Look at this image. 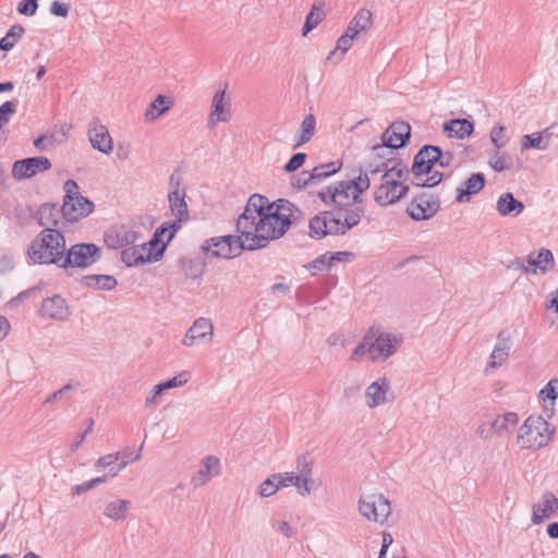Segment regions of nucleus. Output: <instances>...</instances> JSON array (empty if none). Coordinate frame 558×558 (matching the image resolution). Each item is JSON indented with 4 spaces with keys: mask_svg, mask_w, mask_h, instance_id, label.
<instances>
[{
    "mask_svg": "<svg viewBox=\"0 0 558 558\" xmlns=\"http://www.w3.org/2000/svg\"><path fill=\"white\" fill-rule=\"evenodd\" d=\"M65 253V239L56 228H45L31 243L27 254L34 264L61 267Z\"/></svg>",
    "mask_w": 558,
    "mask_h": 558,
    "instance_id": "1",
    "label": "nucleus"
},
{
    "mask_svg": "<svg viewBox=\"0 0 558 558\" xmlns=\"http://www.w3.org/2000/svg\"><path fill=\"white\" fill-rule=\"evenodd\" d=\"M369 184L371 180L366 173L360 172L356 177L351 173L349 180L333 184L335 189L331 195L332 205H335L339 211H342L352 203H361V194L369 187Z\"/></svg>",
    "mask_w": 558,
    "mask_h": 558,
    "instance_id": "2",
    "label": "nucleus"
},
{
    "mask_svg": "<svg viewBox=\"0 0 558 558\" xmlns=\"http://www.w3.org/2000/svg\"><path fill=\"white\" fill-rule=\"evenodd\" d=\"M554 429L541 415L529 416L520 427L518 444L525 449H538L546 446Z\"/></svg>",
    "mask_w": 558,
    "mask_h": 558,
    "instance_id": "3",
    "label": "nucleus"
},
{
    "mask_svg": "<svg viewBox=\"0 0 558 558\" xmlns=\"http://www.w3.org/2000/svg\"><path fill=\"white\" fill-rule=\"evenodd\" d=\"M64 198L61 207L63 218L69 222L78 221L94 209V203L78 192V184L72 179L64 182Z\"/></svg>",
    "mask_w": 558,
    "mask_h": 558,
    "instance_id": "4",
    "label": "nucleus"
},
{
    "mask_svg": "<svg viewBox=\"0 0 558 558\" xmlns=\"http://www.w3.org/2000/svg\"><path fill=\"white\" fill-rule=\"evenodd\" d=\"M281 202H286L284 198L276 201V205L270 213L268 225L265 226L263 233L255 236V247L264 248L270 241L280 239L286 234L289 228L292 226L291 218L288 216V211L281 209Z\"/></svg>",
    "mask_w": 558,
    "mask_h": 558,
    "instance_id": "5",
    "label": "nucleus"
},
{
    "mask_svg": "<svg viewBox=\"0 0 558 558\" xmlns=\"http://www.w3.org/2000/svg\"><path fill=\"white\" fill-rule=\"evenodd\" d=\"M101 248L94 243L73 244L63 256L61 268H88L99 262Z\"/></svg>",
    "mask_w": 558,
    "mask_h": 558,
    "instance_id": "6",
    "label": "nucleus"
},
{
    "mask_svg": "<svg viewBox=\"0 0 558 558\" xmlns=\"http://www.w3.org/2000/svg\"><path fill=\"white\" fill-rule=\"evenodd\" d=\"M367 331H373L369 348V359L374 362L386 361L393 355L400 347L401 337L384 332L379 327H371Z\"/></svg>",
    "mask_w": 558,
    "mask_h": 558,
    "instance_id": "7",
    "label": "nucleus"
},
{
    "mask_svg": "<svg viewBox=\"0 0 558 558\" xmlns=\"http://www.w3.org/2000/svg\"><path fill=\"white\" fill-rule=\"evenodd\" d=\"M411 138V126L405 121H396L383 133V144L375 145L373 150L377 156L384 157V151L388 149H399L405 147Z\"/></svg>",
    "mask_w": 558,
    "mask_h": 558,
    "instance_id": "8",
    "label": "nucleus"
},
{
    "mask_svg": "<svg viewBox=\"0 0 558 558\" xmlns=\"http://www.w3.org/2000/svg\"><path fill=\"white\" fill-rule=\"evenodd\" d=\"M359 512L368 521L384 524L391 512L390 501L383 494L361 497L359 500Z\"/></svg>",
    "mask_w": 558,
    "mask_h": 558,
    "instance_id": "9",
    "label": "nucleus"
},
{
    "mask_svg": "<svg viewBox=\"0 0 558 558\" xmlns=\"http://www.w3.org/2000/svg\"><path fill=\"white\" fill-rule=\"evenodd\" d=\"M408 192V185L395 178H389V174H383L380 185L374 191V199L380 206H388L399 202Z\"/></svg>",
    "mask_w": 558,
    "mask_h": 558,
    "instance_id": "10",
    "label": "nucleus"
},
{
    "mask_svg": "<svg viewBox=\"0 0 558 558\" xmlns=\"http://www.w3.org/2000/svg\"><path fill=\"white\" fill-rule=\"evenodd\" d=\"M439 209V197L422 192L412 198L407 213L413 220L421 221L432 218Z\"/></svg>",
    "mask_w": 558,
    "mask_h": 558,
    "instance_id": "11",
    "label": "nucleus"
},
{
    "mask_svg": "<svg viewBox=\"0 0 558 558\" xmlns=\"http://www.w3.org/2000/svg\"><path fill=\"white\" fill-rule=\"evenodd\" d=\"M51 167V161L47 157H27L13 162L12 177L16 181H24L50 170Z\"/></svg>",
    "mask_w": 558,
    "mask_h": 558,
    "instance_id": "12",
    "label": "nucleus"
},
{
    "mask_svg": "<svg viewBox=\"0 0 558 558\" xmlns=\"http://www.w3.org/2000/svg\"><path fill=\"white\" fill-rule=\"evenodd\" d=\"M167 248V243L161 244L155 254H145L147 244L134 245L123 248L121 252V260L128 267L144 265L151 262H158L162 258Z\"/></svg>",
    "mask_w": 558,
    "mask_h": 558,
    "instance_id": "13",
    "label": "nucleus"
},
{
    "mask_svg": "<svg viewBox=\"0 0 558 558\" xmlns=\"http://www.w3.org/2000/svg\"><path fill=\"white\" fill-rule=\"evenodd\" d=\"M140 233L128 225H119L105 231V244L112 250L133 245L138 240Z\"/></svg>",
    "mask_w": 558,
    "mask_h": 558,
    "instance_id": "14",
    "label": "nucleus"
},
{
    "mask_svg": "<svg viewBox=\"0 0 558 558\" xmlns=\"http://www.w3.org/2000/svg\"><path fill=\"white\" fill-rule=\"evenodd\" d=\"M276 205L275 202H270L266 196L262 194H252L246 203V211L253 210L255 211L258 220L256 223V230L259 232H264L265 226L268 225L270 213Z\"/></svg>",
    "mask_w": 558,
    "mask_h": 558,
    "instance_id": "15",
    "label": "nucleus"
},
{
    "mask_svg": "<svg viewBox=\"0 0 558 558\" xmlns=\"http://www.w3.org/2000/svg\"><path fill=\"white\" fill-rule=\"evenodd\" d=\"M88 137L94 149H97L105 155H109L113 150L112 137L109 134L107 126L101 124L98 119H95L89 124Z\"/></svg>",
    "mask_w": 558,
    "mask_h": 558,
    "instance_id": "16",
    "label": "nucleus"
},
{
    "mask_svg": "<svg viewBox=\"0 0 558 558\" xmlns=\"http://www.w3.org/2000/svg\"><path fill=\"white\" fill-rule=\"evenodd\" d=\"M38 314L43 318L63 322L70 316V310L65 300L61 295L54 294L43 301Z\"/></svg>",
    "mask_w": 558,
    "mask_h": 558,
    "instance_id": "17",
    "label": "nucleus"
},
{
    "mask_svg": "<svg viewBox=\"0 0 558 558\" xmlns=\"http://www.w3.org/2000/svg\"><path fill=\"white\" fill-rule=\"evenodd\" d=\"M436 145H424L414 156L411 172L418 179L421 175L429 174L436 165Z\"/></svg>",
    "mask_w": 558,
    "mask_h": 558,
    "instance_id": "18",
    "label": "nucleus"
},
{
    "mask_svg": "<svg viewBox=\"0 0 558 558\" xmlns=\"http://www.w3.org/2000/svg\"><path fill=\"white\" fill-rule=\"evenodd\" d=\"M335 214L332 211H322L310 219V236L315 240H320L328 234L336 235L333 232Z\"/></svg>",
    "mask_w": 558,
    "mask_h": 558,
    "instance_id": "19",
    "label": "nucleus"
},
{
    "mask_svg": "<svg viewBox=\"0 0 558 558\" xmlns=\"http://www.w3.org/2000/svg\"><path fill=\"white\" fill-rule=\"evenodd\" d=\"M230 107V100L226 99V90L217 92L213 98L208 126L215 128L218 122L229 121L231 119Z\"/></svg>",
    "mask_w": 558,
    "mask_h": 558,
    "instance_id": "20",
    "label": "nucleus"
},
{
    "mask_svg": "<svg viewBox=\"0 0 558 558\" xmlns=\"http://www.w3.org/2000/svg\"><path fill=\"white\" fill-rule=\"evenodd\" d=\"M526 263L532 267L531 274L533 275L537 272L545 275L556 265L554 254L548 248H541L537 253L531 252L526 257Z\"/></svg>",
    "mask_w": 558,
    "mask_h": 558,
    "instance_id": "21",
    "label": "nucleus"
},
{
    "mask_svg": "<svg viewBox=\"0 0 558 558\" xmlns=\"http://www.w3.org/2000/svg\"><path fill=\"white\" fill-rule=\"evenodd\" d=\"M220 473V461L215 456H207L202 461V468L192 476L191 484L196 488L204 486L209 480Z\"/></svg>",
    "mask_w": 558,
    "mask_h": 558,
    "instance_id": "22",
    "label": "nucleus"
},
{
    "mask_svg": "<svg viewBox=\"0 0 558 558\" xmlns=\"http://www.w3.org/2000/svg\"><path fill=\"white\" fill-rule=\"evenodd\" d=\"M485 175L482 172L472 173L464 183L457 189L456 201L466 203L472 195L480 193L485 186Z\"/></svg>",
    "mask_w": 558,
    "mask_h": 558,
    "instance_id": "23",
    "label": "nucleus"
},
{
    "mask_svg": "<svg viewBox=\"0 0 558 558\" xmlns=\"http://www.w3.org/2000/svg\"><path fill=\"white\" fill-rule=\"evenodd\" d=\"M257 216L255 211L250 210L246 211V207L244 208V211L240 215V217L236 220V231L242 234V236L245 238V240H252L253 243L250 244V248L252 250H258V247H255V236L258 235L260 232L257 231L255 228L257 223Z\"/></svg>",
    "mask_w": 558,
    "mask_h": 558,
    "instance_id": "24",
    "label": "nucleus"
},
{
    "mask_svg": "<svg viewBox=\"0 0 558 558\" xmlns=\"http://www.w3.org/2000/svg\"><path fill=\"white\" fill-rule=\"evenodd\" d=\"M220 242L226 245V250L222 253V258H233L239 256L243 251H253L250 248V244L253 243L252 240H245L242 234L240 235H222Z\"/></svg>",
    "mask_w": 558,
    "mask_h": 558,
    "instance_id": "25",
    "label": "nucleus"
},
{
    "mask_svg": "<svg viewBox=\"0 0 558 558\" xmlns=\"http://www.w3.org/2000/svg\"><path fill=\"white\" fill-rule=\"evenodd\" d=\"M345 210V215L343 217V221L341 220V211L338 210L337 216L335 215L333 220V232L336 235H343L345 234L350 229L357 226L361 220V215L363 213V209L360 207H356L352 210Z\"/></svg>",
    "mask_w": 558,
    "mask_h": 558,
    "instance_id": "26",
    "label": "nucleus"
},
{
    "mask_svg": "<svg viewBox=\"0 0 558 558\" xmlns=\"http://www.w3.org/2000/svg\"><path fill=\"white\" fill-rule=\"evenodd\" d=\"M373 25V14L368 9H360L349 22L345 33L354 39L360 33H366Z\"/></svg>",
    "mask_w": 558,
    "mask_h": 558,
    "instance_id": "27",
    "label": "nucleus"
},
{
    "mask_svg": "<svg viewBox=\"0 0 558 558\" xmlns=\"http://www.w3.org/2000/svg\"><path fill=\"white\" fill-rule=\"evenodd\" d=\"M389 390V381L386 377H381L378 380L372 383L366 391L365 396L368 399L367 405L375 408L387 402L386 393Z\"/></svg>",
    "mask_w": 558,
    "mask_h": 558,
    "instance_id": "28",
    "label": "nucleus"
},
{
    "mask_svg": "<svg viewBox=\"0 0 558 558\" xmlns=\"http://www.w3.org/2000/svg\"><path fill=\"white\" fill-rule=\"evenodd\" d=\"M496 208L504 217H517L524 210V204L517 199L512 193L506 192L499 196Z\"/></svg>",
    "mask_w": 558,
    "mask_h": 558,
    "instance_id": "29",
    "label": "nucleus"
},
{
    "mask_svg": "<svg viewBox=\"0 0 558 558\" xmlns=\"http://www.w3.org/2000/svg\"><path fill=\"white\" fill-rule=\"evenodd\" d=\"M81 283L87 288L111 291L117 287L118 281L110 275H86L81 278Z\"/></svg>",
    "mask_w": 558,
    "mask_h": 558,
    "instance_id": "30",
    "label": "nucleus"
},
{
    "mask_svg": "<svg viewBox=\"0 0 558 558\" xmlns=\"http://www.w3.org/2000/svg\"><path fill=\"white\" fill-rule=\"evenodd\" d=\"M473 130V123L468 119H452L444 124V131L448 132V136L459 140L470 136Z\"/></svg>",
    "mask_w": 558,
    "mask_h": 558,
    "instance_id": "31",
    "label": "nucleus"
},
{
    "mask_svg": "<svg viewBox=\"0 0 558 558\" xmlns=\"http://www.w3.org/2000/svg\"><path fill=\"white\" fill-rule=\"evenodd\" d=\"M341 167L342 163L339 161L318 165L308 171V180H311L312 185L319 184L324 180L337 173Z\"/></svg>",
    "mask_w": 558,
    "mask_h": 558,
    "instance_id": "32",
    "label": "nucleus"
},
{
    "mask_svg": "<svg viewBox=\"0 0 558 558\" xmlns=\"http://www.w3.org/2000/svg\"><path fill=\"white\" fill-rule=\"evenodd\" d=\"M551 500H554V495L551 493H546L543 495V500L539 504H535L532 507V523L541 524L544 520L551 517L555 512L554 505H551Z\"/></svg>",
    "mask_w": 558,
    "mask_h": 558,
    "instance_id": "33",
    "label": "nucleus"
},
{
    "mask_svg": "<svg viewBox=\"0 0 558 558\" xmlns=\"http://www.w3.org/2000/svg\"><path fill=\"white\" fill-rule=\"evenodd\" d=\"M60 214H62V211L57 204L46 203L37 210L36 219L43 227L49 228L50 225L56 227L58 225Z\"/></svg>",
    "mask_w": 558,
    "mask_h": 558,
    "instance_id": "34",
    "label": "nucleus"
},
{
    "mask_svg": "<svg viewBox=\"0 0 558 558\" xmlns=\"http://www.w3.org/2000/svg\"><path fill=\"white\" fill-rule=\"evenodd\" d=\"M172 101L169 97L159 94L145 111V121L151 122L165 114L171 108Z\"/></svg>",
    "mask_w": 558,
    "mask_h": 558,
    "instance_id": "35",
    "label": "nucleus"
},
{
    "mask_svg": "<svg viewBox=\"0 0 558 558\" xmlns=\"http://www.w3.org/2000/svg\"><path fill=\"white\" fill-rule=\"evenodd\" d=\"M168 201L170 210L174 217L190 218L184 189H182V191H170Z\"/></svg>",
    "mask_w": 558,
    "mask_h": 558,
    "instance_id": "36",
    "label": "nucleus"
},
{
    "mask_svg": "<svg viewBox=\"0 0 558 558\" xmlns=\"http://www.w3.org/2000/svg\"><path fill=\"white\" fill-rule=\"evenodd\" d=\"M509 350V338L505 336L504 331H500L497 336V342L490 354V362L488 365L492 367L501 365V363L508 357Z\"/></svg>",
    "mask_w": 558,
    "mask_h": 558,
    "instance_id": "37",
    "label": "nucleus"
},
{
    "mask_svg": "<svg viewBox=\"0 0 558 558\" xmlns=\"http://www.w3.org/2000/svg\"><path fill=\"white\" fill-rule=\"evenodd\" d=\"M325 1L319 0L312 5L311 11L306 15L305 22L302 27V35L306 36L312 32L325 17L324 13Z\"/></svg>",
    "mask_w": 558,
    "mask_h": 558,
    "instance_id": "38",
    "label": "nucleus"
},
{
    "mask_svg": "<svg viewBox=\"0 0 558 558\" xmlns=\"http://www.w3.org/2000/svg\"><path fill=\"white\" fill-rule=\"evenodd\" d=\"M131 501L123 499L110 501L105 507L104 514L114 521L124 520L129 509L131 508Z\"/></svg>",
    "mask_w": 558,
    "mask_h": 558,
    "instance_id": "39",
    "label": "nucleus"
},
{
    "mask_svg": "<svg viewBox=\"0 0 558 558\" xmlns=\"http://www.w3.org/2000/svg\"><path fill=\"white\" fill-rule=\"evenodd\" d=\"M316 129V119L313 114H307L303 119L300 128V132L298 135V140L295 144L293 145V148L296 149L298 147L308 143L311 138L313 137Z\"/></svg>",
    "mask_w": 558,
    "mask_h": 558,
    "instance_id": "40",
    "label": "nucleus"
},
{
    "mask_svg": "<svg viewBox=\"0 0 558 558\" xmlns=\"http://www.w3.org/2000/svg\"><path fill=\"white\" fill-rule=\"evenodd\" d=\"M353 38L351 35L347 34L344 32L343 35H341L336 44V48L329 52V54L326 58V61H335V63L340 62L344 53L352 47Z\"/></svg>",
    "mask_w": 558,
    "mask_h": 558,
    "instance_id": "41",
    "label": "nucleus"
},
{
    "mask_svg": "<svg viewBox=\"0 0 558 558\" xmlns=\"http://www.w3.org/2000/svg\"><path fill=\"white\" fill-rule=\"evenodd\" d=\"M519 417L514 412H508L498 416L489 424V429H494L497 434L508 433L509 426L514 427L518 424Z\"/></svg>",
    "mask_w": 558,
    "mask_h": 558,
    "instance_id": "42",
    "label": "nucleus"
},
{
    "mask_svg": "<svg viewBox=\"0 0 558 558\" xmlns=\"http://www.w3.org/2000/svg\"><path fill=\"white\" fill-rule=\"evenodd\" d=\"M204 263L196 258L182 257L180 259V267L186 277L192 279L199 278L204 272Z\"/></svg>",
    "mask_w": 558,
    "mask_h": 558,
    "instance_id": "43",
    "label": "nucleus"
},
{
    "mask_svg": "<svg viewBox=\"0 0 558 558\" xmlns=\"http://www.w3.org/2000/svg\"><path fill=\"white\" fill-rule=\"evenodd\" d=\"M190 331L198 341L210 340L213 336V324L209 319L198 318L194 322Z\"/></svg>",
    "mask_w": 558,
    "mask_h": 558,
    "instance_id": "44",
    "label": "nucleus"
},
{
    "mask_svg": "<svg viewBox=\"0 0 558 558\" xmlns=\"http://www.w3.org/2000/svg\"><path fill=\"white\" fill-rule=\"evenodd\" d=\"M25 29L22 25L15 24L13 25L7 33V35L0 40V49L3 51H9L15 45V43L22 37Z\"/></svg>",
    "mask_w": 558,
    "mask_h": 558,
    "instance_id": "45",
    "label": "nucleus"
},
{
    "mask_svg": "<svg viewBox=\"0 0 558 558\" xmlns=\"http://www.w3.org/2000/svg\"><path fill=\"white\" fill-rule=\"evenodd\" d=\"M521 149H530V148H536L539 150L547 149L546 146V136H542L539 132L532 133V134H525L522 136L521 141Z\"/></svg>",
    "mask_w": 558,
    "mask_h": 558,
    "instance_id": "46",
    "label": "nucleus"
},
{
    "mask_svg": "<svg viewBox=\"0 0 558 558\" xmlns=\"http://www.w3.org/2000/svg\"><path fill=\"white\" fill-rule=\"evenodd\" d=\"M220 240H221V236H215V238L206 240L201 246L202 251L205 254L210 255L213 257H222L221 252H223L226 250V245H223L220 242Z\"/></svg>",
    "mask_w": 558,
    "mask_h": 558,
    "instance_id": "47",
    "label": "nucleus"
},
{
    "mask_svg": "<svg viewBox=\"0 0 558 558\" xmlns=\"http://www.w3.org/2000/svg\"><path fill=\"white\" fill-rule=\"evenodd\" d=\"M129 463L130 461H123L119 464V466H112L107 474L90 480L88 482V486L90 487V489H93L96 486L106 483L109 478H113L114 476H117L119 472L122 471Z\"/></svg>",
    "mask_w": 558,
    "mask_h": 558,
    "instance_id": "48",
    "label": "nucleus"
},
{
    "mask_svg": "<svg viewBox=\"0 0 558 558\" xmlns=\"http://www.w3.org/2000/svg\"><path fill=\"white\" fill-rule=\"evenodd\" d=\"M292 481H293L292 485L295 486L298 493L301 496L304 497V496H307L311 494L312 486H313V478H307L303 475L293 473Z\"/></svg>",
    "mask_w": 558,
    "mask_h": 558,
    "instance_id": "49",
    "label": "nucleus"
},
{
    "mask_svg": "<svg viewBox=\"0 0 558 558\" xmlns=\"http://www.w3.org/2000/svg\"><path fill=\"white\" fill-rule=\"evenodd\" d=\"M78 387H81V384L78 381L76 383H69L66 385H64L62 388H60L59 390L52 392L51 395H49L44 403L45 404H48V403H52V402H56L58 400H61L62 398H65L68 397V395L77 389Z\"/></svg>",
    "mask_w": 558,
    "mask_h": 558,
    "instance_id": "50",
    "label": "nucleus"
},
{
    "mask_svg": "<svg viewBox=\"0 0 558 558\" xmlns=\"http://www.w3.org/2000/svg\"><path fill=\"white\" fill-rule=\"evenodd\" d=\"M280 208L288 211V216H290L292 225L300 223L305 219L304 213L288 199H286V202H281Z\"/></svg>",
    "mask_w": 558,
    "mask_h": 558,
    "instance_id": "51",
    "label": "nucleus"
},
{
    "mask_svg": "<svg viewBox=\"0 0 558 558\" xmlns=\"http://www.w3.org/2000/svg\"><path fill=\"white\" fill-rule=\"evenodd\" d=\"M558 378L550 379L543 389L539 391V398L550 400L554 403L558 397Z\"/></svg>",
    "mask_w": 558,
    "mask_h": 558,
    "instance_id": "52",
    "label": "nucleus"
},
{
    "mask_svg": "<svg viewBox=\"0 0 558 558\" xmlns=\"http://www.w3.org/2000/svg\"><path fill=\"white\" fill-rule=\"evenodd\" d=\"M489 166L496 171V172H502L505 170H509L511 166L509 163H506V155H499L498 151H494L489 154Z\"/></svg>",
    "mask_w": 558,
    "mask_h": 558,
    "instance_id": "53",
    "label": "nucleus"
},
{
    "mask_svg": "<svg viewBox=\"0 0 558 558\" xmlns=\"http://www.w3.org/2000/svg\"><path fill=\"white\" fill-rule=\"evenodd\" d=\"M435 161L440 168H447L451 165L454 159V155L450 150L444 151L439 146L436 145Z\"/></svg>",
    "mask_w": 558,
    "mask_h": 558,
    "instance_id": "54",
    "label": "nucleus"
},
{
    "mask_svg": "<svg viewBox=\"0 0 558 558\" xmlns=\"http://www.w3.org/2000/svg\"><path fill=\"white\" fill-rule=\"evenodd\" d=\"M373 331H367L363 337V340L355 347L351 354V360H355L360 355H364L366 352L369 354L371 340Z\"/></svg>",
    "mask_w": 558,
    "mask_h": 558,
    "instance_id": "55",
    "label": "nucleus"
},
{
    "mask_svg": "<svg viewBox=\"0 0 558 558\" xmlns=\"http://www.w3.org/2000/svg\"><path fill=\"white\" fill-rule=\"evenodd\" d=\"M307 269H315L317 271H328L331 268V264L328 257V253H325L307 265H305Z\"/></svg>",
    "mask_w": 558,
    "mask_h": 558,
    "instance_id": "56",
    "label": "nucleus"
},
{
    "mask_svg": "<svg viewBox=\"0 0 558 558\" xmlns=\"http://www.w3.org/2000/svg\"><path fill=\"white\" fill-rule=\"evenodd\" d=\"M16 106L13 101H5L0 106V130L9 123L11 117L15 113Z\"/></svg>",
    "mask_w": 558,
    "mask_h": 558,
    "instance_id": "57",
    "label": "nucleus"
},
{
    "mask_svg": "<svg viewBox=\"0 0 558 558\" xmlns=\"http://www.w3.org/2000/svg\"><path fill=\"white\" fill-rule=\"evenodd\" d=\"M189 379H190V373L181 372L178 375H175L174 377L167 379L160 384L165 390H168V389L180 387V386L184 385L185 383H187Z\"/></svg>",
    "mask_w": 558,
    "mask_h": 558,
    "instance_id": "58",
    "label": "nucleus"
},
{
    "mask_svg": "<svg viewBox=\"0 0 558 558\" xmlns=\"http://www.w3.org/2000/svg\"><path fill=\"white\" fill-rule=\"evenodd\" d=\"M278 490V485L276 483V480L272 478V475H270L268 478H266L262 484L259 485V496L260 497H270L275 495Z\"/></svg>",
    "mask_w": 558,
    "mask_h": 558,
    "instance_id": "59",
    "label": "nucleus"
},
{
    "mask_svg": "<svg viewBox=\"0 0 558 558\" xmlns=\"http://www.w3.org/2000/svg\"><path fill=\"white\" fill-rule=\"evenodd\" d=\"M305 160H306L305 153H296V154L292 155V157L284 165L283 169L286 172H289V173L294 172L303 166Z\"/></svg>",
    "mask_w": 558,
    "mask_h": 558,
    "instance_id": "60",
    "label": "nucleus"
},
{
    "mask_svg": "<svg viewBox=\"0 0 558 558\" xmlns=\"http://www.w3.org/2000/svg\"><path fill=\"white\" fill-rule=\"evenodd\" d=\"M312 465L313 462L307 458V456H300L296 460L298 474L312 478Z\"/></svg>",
    "mask_w": 558,
    "mask_h": 558,
    "instance_id": "61",
    "label": "nucleus"
},
{
    "mask_svg": "<svg viewBox=\"0 0 558 558\" xmlns=\"http://www.w3.org/2000/svg\"><path fill=\"white\" fill-rule=\"evenodd\" d=\"M38 9V0H22L17 4V12L25 16L35 15Z\"/></svg>",
    "mask_w": 558,
    "mask_h": 558,
    "instance_id": "62",
    "label": "nucleus"
},
{
    "mask_svg": "<svg viewBox=\"0 0 558 558\" xmlns=\"http://www.w3.org/2000/svg\"><path fill=\"white\" fill-rule=\"evenodd\" d=\"M430 175L427 177L424 181H415L413 182L414 185L418 186V187H434L436 185H438L442 179H444V174L439 171H434L429 173Z\"/></svg>",
    "mask_w": 558,
    "mask_h": 558,
    "instance_id": "63",
    "label": "nucleus"
},
{
    "mask_svg": "<svg viewBox=\"0 0 558 558\" xmlns=\"http://www.w3.org/2000/svg\"><path fill=\"white\" fill-rule=\"evenodd\" d=\"M505 132L506 128L504 125H496L490 132V141L497 149L502 148L506 145L507 141L504 140Z\"/></svg>",
    "mask_w": 558,
    "mask_h": 558,
    "instance_id": "64",
    "label": "nucleus"
}]
</instances>
